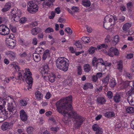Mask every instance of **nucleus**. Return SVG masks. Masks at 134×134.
<instances>
[{
  "mask_svg": "<svg viewBox=\"0 0 134 134\" xmlns=\"http://www.w3.org/2000/svg\"><path fill=\"white\" fill-rule=\"evenodd\" d=\"M33 57L35 61L36 62H39L41 60V57L39 54L36 53H34Z\"/></svg>",
  "mask_w": 134,
  "mask_h": 134,
  "instance_id": "393cba45",
  "label": "nucleus"
},
{
  "mask_svg": "<svg viewBox=\"0 0 134 134\" xmlns=\"http://www.w3.org/2000/svg\"><path fill=\"white\" fill-rule=\"evenodd\" d=\"M133 56V55L132 53H130L127 55L126 58L127 59H130L132 58Z\"/></svg>",
  "mask_w": 134,
  "mask_h": 134,
  "instance_id": "13d9d810",
  "label": "nucleus"
},
{
  "mask_svg": "<svg viewBox=\"0 0 134 134\" xmlns=\"http://www.w3.org/2000/svg\"><path fill=\"white\" fill-rule=\"evenodd\" d=\"M44 120L43 119L41 118H40L37 120V122L39 123L40 124H42L44 122Z\"/></svg>",
  "mask_w": 134,
  "mask_h": 134,
  "instance_id": "774afa93",
  "label": "nucleus"
},
{
  "mask_svg": "<svg viewBox=\"0 0 134 134\" xmlns=\"http://www.w3.org/2000/svg\"><path fill=\"white\" fill-rule=\"evenodd\" d=\"M127 100L129 104L132 105H134V96L130 95L128 96Z\"/></svg>",
  "mask_w": 134,
  "mask_h": 134,
  "instance_id": "b1692460",
  "label": "nucleus"
},
{
  "mask_svg": "<svg viewBox=\"0 0 134 134\" xmlns=\"http://www.w3.org/2000/svg\"><path fill=\"white\" fill-rule=\"evenodd\" d=\"M53 5V3L49 1L48 2H44L42 4V5L44 7H46V6L49 7L51 5Z\"/></svg>",
  "mask_w": 134,
  "mask_h": 134,
  "instance_id": "58836bf2",
  "label": "nucleus"
},
{
  "mask_svg": "<svg viewBox=\"0 0 134 134\" xmlns=\"http://www.w3.org/2000/svg\"><path fill=\"white\" fill-rule=\"evenodd\" d=\"M93 87V85L90 83H85L83 86V88L85 90H86L88 88H91Z\"/></svg>",
  "mask_w": 134,
  "mask_h": 134,
  "instance_id": "473e14b6",
  "label": "nucleus"
},
{
  "mask_svg": "<svg viewBox=\"0 0 134 134\" xmlns=\"http://www.w3.org/2000/svg\"><path fill=\"white\" fill-rule=\"evenodd\" d=\"M126 112L129 114H132L134 113V108L130 107H127L126 109Z\"/></svg>",
  "mask_w": 134,
  "mask_h": 134,
  "instance_id": "2f4dec72",
  "label": "nucleus"
},
{
  "mask_svg": "<svg viewBox=\"0 0 134 134\" xmlns=\"http://www.w3.org/2000/svg\"><path fill=\"white\" fill-rule=\"evenodd\" d=\"M9 30L7 27L4 25H0V34L6 35L9 34Z\"/></svg>",
  "mask_w": 134,
  "mask_h": 134,
  "instance_id": "9d476101",
  "label": "nucleus"
},
{
  "mask_svg": "<svg viewBox=\"0 0 134 134\" xmlns=\"http://www.w3.org/2000/svg\"><path fill=\"white\" fill-rule=\"evenodd\" d=\"M61 12L60 7H58L56 8L54 10V12L57 14H59Z\"/></svg>",
  "mask_w": 134,
  "mask_h": 134,
  "instance_id": "bf43d9fd",
  "label": "nucleus"
},
{
  "mask_svg": "<svg viewBox=\"0 0 134 134\" xmlns=\"http://www.w3.org/2000/svg\"><path fill=\"white\" fill-rule=\"evenodd\" d=\"M38 5L34 2L30 1L28 3L27 9L30 13H35L38 11Z\"/></svg>",
  "mask_w": 134,
  "mask_h": 134,
  "instance_id": "6e6552de",
  "label": "nucleus"
},
{
  "mask_svg": "<svg viewBox=\"0 0 134 134\" xmlns=\"http://www.w3.org/2000/svg\"><path fill=\"white\" fill-rule=\"evenodd\" d=\"M109 77L107 76L102 81L104 83H107L109 81Z\"/></svg>",
  "mask_w": 134,
  "mask_h": 134,
  "instance_id": "0e129e2a",
  "label": "nucleus"
},
{
  "mask_svg": "<svg viewBox=\"0 0 134 134\" xmlns=\"http://www.w3.org/2000/svg\"><path fill=\"white\" fill-rule=\"evenodd\" d=\"M54 31L52 27H49L46 29L44 31L45 33H49L53 32Z\"/></svg>",
  "mask_w": 134,
  "mask_h": 134,
  "instance_id": "49530a36",
  "label": "nucleus"
},
{
  "mask_svg": "<svg viewBox=\"0 0 134 134\" xmlns=\"http://www.w3.org/2000/svg\"><path fill=\"white\" fill-rule=\"evenodd\" d=\"M127 94H129L131 95L134 94V88H131L130 90L127 92Z\"/></svg>",
  "mask_w": 134,
  "mask_h": 134,
  "instance_id": "3c124183",
  "label": "nucleus"
},
{
  "mask_svg": "<svg viewBox=\"0 0 134 134\" xmlns=\"http://www.w3.org/2000/svg\"><path fill=\"white\" fill-rule=\"evenodd\" d=\"M72 99V96H70L62 99L57 102L56 106L57 110L64 116L63 121H68L69 117L73 118L76 121V125L79 127L82 124L84 119L77 114L76 111H71L72 106L69 102L71 101Z\"/></svg>",
  "mask_w": 134,
  "mask_h": 134,
  "instance_id": "f257e3e1",
  "label": "nucleus"
},
{
  "mask_svg": "<svg viewBox=\"0 0 134 134\" xmlns=\"http://www.w3.org/2000/svg\"><path fill=\"white\" fill-rule=\"evenodd\" d=\"M19 56L21 57H25L27 56V54L25 52L21 53L19 54Z\"/></svg>",
  "mask_w": 134,
  "mask_h": 134,
  "instance_id": "4d7b16f0",
  "label": "nucleus"
},
{
  "mask_svg": "<svg viewBox=\"0 0 134 134\" xmlns=\"http://www.w3.org/2000/svg\"><path fill=\"white\" fill-rule=\"evenodd\" d=\"M21 12L20 10L17 8H14L12 10L11 15L14 18V20L16 21H19L20 23L23 24L27 21V19L25 17H23L19 19L21 16Z\"/></svg>",
  "mask_w": 134,
  "mask_h": 134,
  "instance_id": "39448f33",
  "label": "nucleus"
},
{
  "mask_svg": "<svg viewBox=\"0 0 134 134\" xmlns=\"http://www.w3.org/2000/svg\"><path fill=\"white\" fill-rule=\"evenodd\" d=\"M77 73L79 75H81L82 74V69L81 67L79 66L77 67Z\"/></svg>",
  "mask_w": 134,
  "mask_h": 134,
  "instance_id": "603ef678",
  "label": "nucleus"
},
{
  "mask_svg": "<svg viewBox=\"0 0 134 134\" xmlns=\"http://www.w3.org/2000/svg\"><path fill=\"white\" fill-rule=\"evenodd\" d=\"M115 113L112 112H106L104 114V116L107 118H111L115 116Z\"/></svg>",
  "mask_w": 134,
  "mask_h": 134,
  "instance_id": "c756f323",
  "label": "nucleus"
},
{
  "mask_svg": "<svg viewBox=\"0 0 134 134\" xmlns=\"http://www.w3.org/2000/svg\"><path fill=\"white\" fill-rule=\"evenodd\" d=\"M6 55H8L9 59L13 61L16 58V54L13 51H7L5 52Z\"/></svg>",
  "mask_w": 134,
  "mask_h": 134,
  "instance_id": "ddd939ff",
  "label": "nucleus"
},
{
  "mask_svg": "<svg viewBox=\"0 0 134 134\" xmlns=\"http://www.w3.org/2000/svg\"><path fill=\"white\" fill-rule=\"evenodd\" d=\"M7 115H6L5 110L1 111L0 115V122L7 119Z\"/></svg>",
  "mask_w": 134,
  "mask_h": 134,
  "instance_id": "f3484780",
  "label": "nucleus"
},
{
  "mask_svg": "<svg viewBox=\"0 0 134 134\" xmlns=\"http://www.w3.org/2000/svg\"><path fill=\"white\" fill-rule=\"evenodd\" d=\"M108 47V46L107 44H102L98 45L97 47V49H102L104 52V50L103 48L107 49Z\"/></svg>",
  "mask_w": 134,
  "mask_h": 134,
  "instance_id": "bb28decb",
  "label": "nucleus"
},
{
  "mask_svg": "<svg viewBox=\"0 0 134 134\" xmlns=\"http://www.w3.org/2000/svg\"><path fill=\"white\" fill-rule=\"evenodd\" d=\"M11 7V4L9 3H6L4 8L1 10V11L3 12H6L9 10Z\"/></svg>",
  "mask_w": 134,
  "mask_h": 134,
  "instance_id": "aec40b11",
  "label": "nucleus"
},
{
  "mask_svg": "<svg viewBox=\"0 0 134 134\" xmlns=\"http://www.w3.org/2000/svg\"><path fill=\"white\" fill-rule=\"evenodd\" d=\"M110 36L109 35H107L105 39V43H108L110 42Z\"/></svg>",
  "mask_w": 134,
  "mask_h": 134,
  "instance_id": "864d4df0",
  "label": "nucleus"
},
{
  "mask_svg": "<svg viewBox=\"0 0 134 134\" xmlns=\"http://www.w3.org/2000/svg\"><path fill=\"white\" fill-rule=\"evenodd\" d=\"M99 128H101L99 127L98 125L97 124H95L92 126V129L94 131H96L97 130H98Z\"/></svg>",
  "mask_w": 134,
  "mask_h": 134,
  "instance_id": "8fccbe9b",
  "label": "nucleus"
},
{
  "mask_svg": "<svg viewBox=\"0 0 134 134\" xmlns=\"http://www.w3.org/2000/svg\"><path fill=\"white\" fill-rule=\"evenodd\" d=\"M82 40L84 42L88 43L90 42V38L86 36H84L82 38Z\"/></svg>",
  "mask_w": 134,
  "mask_h": 134,
  "instance_id": "a19ab883",
  "label": "nucleus"
},
{
  "mask_svg": "<svg viewBox=\"0 0 134 134\" xmlns=\"http://www.w3.org/2000/svg\"><path fill=\"white\" fill-rule=\"evenodd\" d=\"M40 72L43 78L45 80L47 79V76L50 74L49 69L47 64L46 63L41 68Z\"/></svg>",
  "mask_w": 134,
  "mask_h": 134,
  "instance_id": "1a4fd4ad",
  "label": "nucleus"
},
{
  "mask_svg": "<svg viewBox=\"0 0 134 134\" xmlns=\"http://www.w3.org/2000/svg\"><path fill=\"white\" fill-rule=\"evenodd\" d=\"M97 49L96 47H91L88 49V51L90 54H93Z\"/></svg>",
  "mask_w": 134,
  "mask_h": 134,
  "instance_id": "4c0bfd02",
  "label": "nucleus"
},
{
  "mask_svg": "<svg viewBox=\"0 0 134 134\" xmlns=\"http://www.w3.org/2000/svg\"><path fill=\"white\" fill-rule=\"evenodd\" d=\"M117 67L119 70L122 71L123 68V62L122 60H120L117 62Z\"/></svg>",
  "mask_w": 134,
  "mask_h": 134,
  "instance_id": "cd10ccee",
  "label": "nucleus"
},
{
  "mask_svg": "<svg viewBox=\"0 0 134 134\" xmlns=\"http://www.w3.org/2000/svg\"><path fill=\"white\" fill-rule=\"evenodd\" d=\"M100 61L99 63V64L97 65V66L96 68L98 69L99 68V70L100 71H102L105 69V65L104 64V61L103 60L102 58H100Z\"/></svg>",
  "mask_w": 134,
  "mask_h": 134,
  "instance_id": "4468645a",
  "label": "nucleus"
},
{
  "mask_svg": "<svg viewBox=\"0 0 134 134\" xmlns=\"http://www.w3.org/2000/svg\"><path fill=\"white\" fill-rule=\"evenodd\" d=\"M82 4L84 7H88L91 5V2L89 0H82Z\"/></svg>",
  "mask_w": 134,
  "mask_h": 134,
  "instance_id": "c85d7f7f",
  "label": "nucleus"
},
{
  "mask_svg": "<svg viewBox=\"0 0 134 134\" xmlns=\"http://www.w3.org/2000/svg\"><path fill=\"white\" fill-rule=\"evenodd\" d=\"M44 51V49L43 48L41 47H39L37 48L36 50V52L37 53V54H38L39 53H42Z\"/></svg>",
  "mask_w": 134,
  "mask_h": 134,
  "instance_id": "37998d69",
  "label": "nucleus"
},
{
  "mask_svg": "<svg viewBox=\"0 0 134 134\" xmlns=\"http://www.w3.org/2000/svg\"><path fill=\"white\" fill-rule=\"evenodd\" d=\"M83 70L84 71L86 72H88L90 71L91 69V65L88 64H86L83 66Z\"/></svg>",
  "mask_w": 134,
  "mask_h": 134,
  "instance_id": "a878e982",
  "label": "nucleus"
},
{
  "mask_svg": "<svg viewBox=\"0 0 134 134\" xmlns=\"http://www.w3.org/2000/svg\"><path fill=\"white\" fill-rule=\"evenodd\" d=\"M71 10L73 12H76L78 11L79 9L77 7L74 6L71 8Z\"/></svg>",
  "mask_w": 134,
  "mask_h": 134,
  "instance_id": "5fc2aeb1",
  "label": "nucleus"
},
{
  "mask_svg": "<svg viewBox=\"0 0 134 134\" xmlns=\"http://www.w3.org/2000/svg\"><path fill=\"white\" fill-rule=\"evenodd\" d=\"M104 64L105 65V69L106 67H110L111 65V63H108L107 62L105 61H104Z\"/></svg>",
  "mask_w": 134,
  "mask_h": 134,
  "instance_id": "e2e57ef3",
  "label": "nucleus"
},
{
  "mask_svg": "<svg viewBox=\"0 0 134 134\" xmlns=\"http://www.w3.org/2000/svg\"><path fill=\"white\" fill-rule=\"evenodd\" d=\"M32 74L29 69L26 68L25 72L24 73L23 80H25L26 83L28 84L27 89L31 90L33 80L31 77Z\"/></svg>",
  "mask_w": 134,
  "mask_h": 134,
  "instance_id": "423d86ee",
  "label": "nucleus"
},
{
  "mask_svg": "<svg viewBox=\"0 0 134 134\" xmlns=\"http://www.w3.org/2000/svg\"><path fill=\"white\" fill-rule=\"evenodd\" d=\"M114 55L116 56H119L120 53L119 50L116 48L114 47Z\"/></svg>",
  "mask_w": 134,
  "mask_h": 134,
  "instance_id": "09e8293b",
  "label": "nucleus"
},
{
  "mask_svg": "<svg viewBox=\"0 0 134 134\" xmlns=\"http://www.w3.org/2000/svg\"><path fill=\"white\" fill-rule=\"evenodd\" d=\"M11 65L13 69L15 70V71H16L15 75H18V76L15 77V78L17 80L20 79L22 78L23 77L24 78V73L25 72V70H20L19 67L14 63H13L11 64Z\"/></svg>",
  "mask_w": 134,
  "mask_h": 134,
  "instance_id": "0eeeda50",
  "label": "nucleus"
},
{
  "mask_svg": "<svg viewBox=\"0 0 134 134\" xmlns=\"http://www.w3.org/2000/svg\"><path fill=\"white\" fill-rule=\"evenodd\" d=\"M19 42L20 44L23 46H26L27 45L26 43L25 40H24L21 39L19 41Z\"/></svg>",
  "mask_w": 134,
  "mask_h": 134,
  "instance_id": "6e6d98bb",
  "label": "nucleus"
},
{
  "mask_svg": "<svg viewBox=\"0 0 134 134\" xmlns=\"http://www.w3.org/2000/svg\"><path fill=\"white\" fill-rule=\"evenodd\" d=\"M113 49V47H111L109 49L108 52H107L106 49L104 50V52L106 54H107L110 57H113L114 55Z\"/></svg>",
  "mask_w": 134,
  "mask_h": 134,
  "instance_id": "dca6fc26",
  "label": "nucleus"
},
{
  "mask_svg": "<svg viewBox=\"0 0 134 134\" xmlns=\"http://www.w3.org/2000/svg\"><path fill=\"white\" fill-rule=\"evenodd\" d=\"M100 58L98 59L96 57H94L93 58L92 61V65L93 66H96L97 67V65L99 64L100 61Z\"/></svg>",
  "mask_w": 134,
  "mask_h": 134,
  "instance_id": "4be33fe9",
  "label": "nucleus"
},
{
  "mask_svg": "<svg viewBox=\"0 0 134 134\" xmlns=\"http://www.w3.org/2000/svg\"><path fill=\"white\" fill-rule=\"evenodd\" d=\"M2 78L4 79H3L2 80L4 81V84H6L9 82L10 80L9 77H6L2 75L1 76V78L2 80Z\"/></svg>",
  "mask_w": 134,
  "mask_h": 134,
  "instance_id": "f704fd0d",
  "label": "nucleus"
},
{
  "mask_svg": "<svg viewBox=\"0 0 134 134\" xmlns=\"http://www.w3.org/2000/svg\"><path fill=\"white\" fill-rule=\"evenodd\" d=\"M5 43L7 47L11 48H14L16 45V41L14 40L7 39Z\"/></svg>",
  "mask_w": 134,
  "mask_h": 134,
  "instance_id": "9b49d317",
  "label": "nucleus"
},
{
  "mask_svg": "<svg viewBox=\"0 0 134 134\" xmlns=\"http://www.w3.org/2000/svg\"><path fill=\"white\" fill-rule=\"evenodd\" d=\"M131 24L129 23L125 24L123 27V29L124 31H127L131 26Z\"/></svg>",
  "mask_w": 134,
  "mask_h": 134,
  "instance_id": "72a5a7b5",
  "label": "nucleus"
},
{
  "mask_svg": "<svg viewBox=\"0 0 134 134\" xmlns=\"http://www.w3.org/2000/svg\"><path fill=\"white\" fill-rule=\"evenodd\" d=\"M104 19L103 25L104 27L107 29H109L113 27L117 22L116 17L113 16L110 14L107 15Z\"/></svg>",
  "mask_w": 134,
  "mask_h": 134,
  "instance_id": "f03ea898",
  "label": "nucleus"
},
{
  "mask_svg": "<svg viewBox=\"0 0 134 134\" xmlns=\"http://www.w3.org/2000/svg\"><path fill=\"white\" fill-rule=\"evenodd\" d=\"M49 50L48 49L46 50L44 52L42 57V59L43 60H45L47 57L49 55Z\"/></svg>",
  "mask_w": 134,
  "mask_h": 134,
  "instance_id": "7c9ffc66",
  "label": "nucleus"
},
{
  "mask_svg": "<svg viewBox=\"0 0 134 134\" xmlns=\"http://www.w3.org/2000/svg\"><path fill=\"white\" fill-rule=\"evenodd\" d=\"M65 30L68 34H71L72 32V30L69 27L66 28Z\"/></svg>",
  "mask_w": 134,
  "mask_h": 134,
  "instance_id": "680f3d73",
  "label": "nucleus"
},
{
  "mask_svg": "<svg viewBox=\"0 0 134 134\" xmlns=\"http://www.w3.org/2000/svg\"><path fill=\"white\" fill-rule=\"evenodd\" d=\"M55 15V13L54 12H52L51 13V15L49 16V18L50 19H53Z\"/></svg>",
  "mask_w": 134,
  "mask_h": 134,
  "instance_id": "338daca9",
  "label": "nucleus"
},
{
  "mask_svg": "<svg viewBox=\"0 0 134 134\" xmlns=\"http://www.w3.org/2000/svg\"><path fill=\"white\" fill-rule=\"evenodd\" d=\"M20 105L25 106L27 105V102L25 99H22L20 101Z\"/></svg>",
  "mask_w": 134,
  "mask_h": 134,
  "instance_id": "a18cd8bd",
  "label": "nucleus"
},
{
  "mask_svg": "<svg viewBox=\"0 0 134 134\" xmlns=\"http://www.w3.org/2000/svg\"><path fill=\"white\" fill-rule=\"evenodd\" d=\"M41 31V29L39 27H36L33 29L31 31L32 34L34 35H37L38 33L40 32Z\"/></svg>",
  "mask_w": 134,
  "mask_h": 134,
  "instance_id": "a211bd4d",
  "label": "nucleus"
},
{
  "mask_svg": "<svg viewBox=\"0 0 134 134\" xmlns=\"http://www.w3.org/2000/svg\"><path fill=\"white\" fill-rule=\"evenodd\" d=\"M97 101L98 103L101 104L104 103L105 102V100L104 98L103 97L98 98Z\"/></svg>",
  "mask_w": 134,
  "mask_h": 134,
  "instance_id": "c03bdc74",
  "label": "nucleus"
},
{
  "mask_svg": "<svg viewBox=\"0 0 134 134\" xmlns=\"http://www.w3.org/2000/svg\"><path fill=\"white\" fill-rule=\"evenodd\" d=\"M13 124L6 122L3 123L1 126V129L3 131H5L8 129H10L13 128Z\"/></svg>",
  "mask_w": 134,
  "mask_h": 134,
  "instance_id": "f8f14e48",
  "label": "nucleus"
},
{
  "mask_svg": "<svg viewBox=\"0 0 134 134\" xmlns=\"http://www.w3.org/2000/svg\"><path fill=\"white\" fill-rule=\"evenodd\" d=\"M107 95L108 97L110 99L113 96L112 92L110 91H108L107 92Z\"/></svg>",
  "mask_w": 134,
  "mask_h": 134,
  "instance_id": "052dcab7",
  "label": "nucleus"
},
{
  "mask_svg": "<svg viewBox=\"0 0 134 134\" xmlns=\"http://www.w3.org/2000/svg\"><path fill=\"white\" fill-rule=\"evenodd\" d=\"M20 117L23 121H26L27 119V115L26 113L23 110H22L20 112Z\"/></svg>",
  "mask_w": 134,
  "mask_h": 134,
  "instance_id": "2eb2a0df",
  "label": "nucleus"
},
{
  "mask_svg": "<svg viewBox=\"0 0 134 134\" xmlns=\"http://www.w3.org/2000/svg\"><path fill=\"white\" fill-rule=\"evenodd\" d=\"M120 96L119 94H116L114 98L115 101L116 102H118L120 100Z\"/></svg>",
  "mask_w": 134,
  "mask_h": 134,
  "instance_id": "c9c22d12",
  "label": "nucleus"
},
{
  "mask_svg": "<svg viewBox=\"0 0 134 134\" xmlns=\"http://www.w3.org/2000/svg\"><path fill=\"white\" fill-rule=\"evenodd\" d=\"M35 96L36 99L38 100L42 99L43 97L42 93L38 91H37L35 92Z\"/></svg>",
  "mask_w": 134,
  "mask_h": 134,
  "instance_id": "412c9836",
  "label": "nucleus"
},
{
  "mask_svg": "<svg viewBox=\"0 0 134 134\" xmlns=\"http://www.w3.org/2000/svg\"><path fill=\"white\" fill-rule=\"evenodd\" d=\"M69 64L68 60L64 57H59L56 61V65L57 67L65 72L68 70Z\"/></svg>",
  "mask_w": 134,
  "mask_h": 134,
  "instance_id": "7ed1b4c3",
  "label": "nucleus"
},
{
  "mask_svg": "<svg viewBox=\"0 0 134 134\" xmlns=\"http://www.w3.org/2000/svg\"><path fill=\"white\" fill-rule=\"evenodd\" d=\"M48 77L49 81L52 82H54L55 80V79L56 78V76L55 74L53 73H51L50 74L48 75V76H47V77ZM47 79V78L46 79Z\"/></svg>",
  "mask_w": 134,
  "mask_h": 134,
  "instance_id": "6ab92c4d",
  "label": "nucleus"
},
{
  "mask_svg": "<svg viewBox=\"0 0 134 134\" xmlns=\"http://www.w3.org/2000/svg\"><path fill=\"white\" fill-rule=\"evenodd\" d=\"M117 83L115 79L112 78L110 80V86L111 87H114L116 85Z\"/></svg>",
  "mask_w": 134,
  "mask_h": 134,
  "instance_id": "ea45409f",
  "label": "nucleus"
},
{
  "mask_svg": "<svg viewBox=\"0 0 134 134\" xmlns=\"http://www.w3.org/2000/svg\"><path fill=\"white\" fill-rule=\"evenodd\" d=\"M0 105V113L1 112V111L5 110V113H6V115H7L8 114L7 112L4 109V106L5 105H4L3 103H2Z\"/></svg>",
  "mask_w": 134,
  "mask_h": 134,
  "instance_id": "de8ad7c7",
  "label": "nucleus"
},
{
  "mask_svg": "<svg viewBox=\"0 0 134 134\" xmlns=\"http://www.w3.org/2000/svg\"><path fill=\"white\" fill-rule=\"evenodd\" d=\"M34 131V128L31 126H29L27 129V132L29 134H33Z\"/></svg>",
  "mask_w": 134,
  "mask_h": 134,
  "instance_id": "e433bc0d",
  "label": "nucleus"
},
{
  "mask_svg": "<svg viewBox=\"0 0 134 134\" xmlns=\"http://www.w3.org/2000/svg\"><path fill=\"white\" fill-rule=\"evenodd\" d=\"M4 105H6L7 103L8 110L12 114H14L16 112V108L13 105L14 100L12 97L8 96L3 100Z\"/></svg>",
  "mask_w": 134,
  "mask_h": 134,
  "instance_id": "20e7f679",
  "label": "nucleus"
},
{
  "mask_svg": "<svg viewBox=\"0 0 134 134\" xmlns=\"http://www.w3.org/2000/svg\"><path fill=\"white\" fill-rule=\"evenodd\" d=\"M72 82V79L71 78L65 80L63 82V86H66L68 85L70 86L71 85Z\"/></svg>",
  "mask_w": 134,
  "mask_h": 134,
  "instance_id": "5701e85b",
  "label": "nucleus"
},
{
  "mask_svg": "<svg viewBox=\"0 0 134 134\" xmlns=\"http://www.w3.org/2000/svg\"><path fill=\"white\" fill-rule=\"evenodd\" d=\"M103 131L102 128H99L96 131V134H103Z\"/></svg>",
  "mask_w": 134,
  "mask_h": 134,
  "instance_id": "69168bd1",
  "label": "nucleus"
},
{
  "mask_svg": "<svg viewBox=\"0 0 134 134\" xmlns=\"http://www.w3.org/2000/svg\"><path fill=\"white\" fill-rule=\"evenodd\" d=\"M113 43L115 44H116L118 42L119 37L118 35L115 36L113 38Z\"/></svg>",
  "mask_w": 134,
  "mask_h": 134,
  "instance_id": "79ce46f5",
  "label": "nucleus"
}]
</instances>
